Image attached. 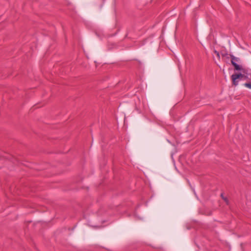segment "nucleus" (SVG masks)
Listing matches in <instances>:
<instances>
[{
    "label": "nucleus",
    "instance_id": "f257e3e1",
    "mask_svg": "<svg viewBox=\"0 0 251 251\" xmlns=\"http://www.w3.org/2000/svg\"><path fill=\"white\" fill-rule=\"evenodd\" d=\"M230 57L231 58V63L235 71H240L244 73H246V69L239 64L241 63V60L240 58L235 57L231 54H230Z\"/></svg>",
    "mask_w": 251,
    "mask_h": 251
},
{
    "label": "nucleus",
    "instance_id": "f03ea898",
    "mask_svg": "<svg viewBox=\"0 0 251 251\" xmlns=\"http://www.w3.org/2000/svg\"><path fill=\"white\" fill-rule=\"evenodd\" d=\"M244 76L245 77H246V76H245L244 75H243L241 73H239V74L236 73V74H233L231 76L232 84L234 86H237L238 84V81H239L238 80V79L243 78Z\"/></svg>",
    "mask_w": 251,
    "mask_h": 251
},
{
    "label": "nucleus",
    "instance_id": "7ed1b4c3",
    "mask_svg": "<svg viewBox=\"0 0 251 251\" xmlns=\"http://www.w3.org/2000/svg\"><path fill=\"white\" fill-rule=\"evenodd\" d=\"M222 56L223 57H225L226 59H228L230 57V54H228L227 53H222Z\"/></svg>",
    "mask_w": 251,
    "mask_h": 251
},
{
    "label": "nucleus",
    "instance_id": "20e7f679",
    "mask_svg": "<svg viewBox=\"0 0 251 251\" xmlns=\"http://www.w3.org/2000/svg\"><path fill=\"white\" fill-rule=\"evenodd\" d=\"M244 86L247 88L251 89V83H246L244 84Z\"/></svg>",
    "mask_w": 251,
    "mask_h": 251
},
{
    "label": "nucleus",
    "instance_id": "39448f33",
    "mask_svg": "<svg viewBox=\"0 0 251 251\" xmlns=\"http://www.w3.org/2000/svg\"><path fill=\"white\" fill-rule=\"evenodd\" d=\"M214 53L216 54L217 57L219 59L220 58V55L219 52L218 51H217V50H215Z\"/></svg>",
    "mask_w": 251,
    "mask_h": 251
},
{
    "label": "nucleus",
    "instance_id": "423d86ee",
    "mask_svg": "<svg viewBox=\"0 0 251 251\" xmlns=\"http://www.w3.org/2000/svg\"><path fill=\"white\" fill-rule=\"evenodd\" d=\"M223 199L227 203V199L226 197H224Z\"/></svg>",
    "mask_w": 251,
    "mask_h": 251
},
{
    "label": "nucleus",
    "instance_id": "0eeeda50",
    "mask_svg": "<svg viewBox=\"0 0 251 251\" xmlns=\"http://www.w3.org/2000/svg\"><path fill=\"white\" fill-rule=\"evenodd\" d=\"M223 199L227 203V199L226 197H224Z\"/></svg>",
    "mask_w": 251,
    "mask_h": 251
},
{
    "label": "nucleus",
    "instance_id": "6e6552de",
    "mask_svg": "<svg viewBox=\"0 0 251 251\" xmlns=\"http://www.w3.org/2000/svg\"><path fill=\"white\" fill-rule=\"evenodd\" d=\"M102 211V209H100L98 212V215H100L101 214V211Z\"/></svg>",
    "mask_w": 251,
    "mask_h": 251
},
{
    "label": "nucleus",
    "instance_id": "1a4fd4ad",
    "mask_svg": "<svg viewBox=\"0 0 251 251\" xmlns=\"http://www.w3.org/2000/svg\"><path fill=\"white\" fill-rule=\"evenodd\" d=\"M221 197H222V199L224 197L223 194H221Z\"/></svg>",
    "mask_w": 251,
    "mask_h": 251
},
{
    "label": "nucleus",
    "instance_id": "9d476101",
    "mask_svg": "<svg viewBox=\"0 0 251 251\" xmlns=\"http://www.w3.org/2000/svg\"><path fill=\"white\" fill-rule=\"evenodd\" d=\"M97 227H99V226H95V228H96Z\"/></svg>",
    "mask_w": 251,
    "mask_h": 251
}]
</instances>
